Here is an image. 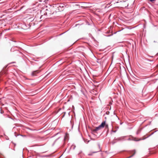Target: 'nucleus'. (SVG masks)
Wrapping results in <instances>:
<instances>
[{
    "label": "nucleus",
    "instance_id": "nucleus-1",
    "mask_svg": "<svg viewBox=\"0 0 158 158\" xmlns=\"http://www.w3.org/2000/svg\"><path fill=\"white\" fill-rule=\"evenodd\" d=\"M54 13V11H52L51 9L49 8L46 10L44 14V15L47 16H49L53 14Z\"/></svg>",
    "mask_w": 158,
    "mask_h": 158
},
{
    "label": "nucleus",
    "instance_id": "nucleus-2",
    "mask_svg": "<svg viewBox=\"0 0 158 158\" xmlns=\"http://www.w3.org/2000/svg\"><path fill=\"white\" fill-rule=\"evenodd\" d=\"M56 7L57 8V10H58V11H63L64 9V8L65 6L64 4H57L56 5Z\"/></svg>",
    "mask_w": 158,
    "mask_h": 158
},
{
    "label": "nucleus",
    "instance_id": "nucleus-3",
    "mask_svg": "<svg viewBox=\"0 0 158 158\" xmlns=\"http://www.w3.org/2000/svg\"><path fill=\"white\" fill-rule=\"evenodd\" d=\"M105 125V121L102 122V123L98 127H96L94 131H95L99 130L101 128H103Z\"/></svg>",
    "mask_w": 158,
    "mask_h": 158
},
{
    "label": "nucleus",
    "instance_id": "nucleus-4",
    "mask_svg": "<svg viewBox=\"0 0 158 158\" xmlns=\"http://www.w3.org/2000/svg\"><path fill=\"white\" fill-rule=\"evenodd\" d=\"M98 147H99L98 150L97 151L93 152L92 153H89L88 154L89 155L91 156V155H92L93 153H97V152H100V151H101V148H100V144H98Z\"/></svg>",
    "mask_w": 158,
    "mask_h": 158
},
{
    "label": "nucleus",
    "instance_id": "nucleus-5",
    "mask_svg": "<svg viewBox=\"0 0 158 158\" xmlns=\"http://www.w3.org/2000/svg\"><path fill=\"white\" fill-rule=\"evenodd\" d=\"M40 71L38 70H35L33 71L31 74V75L32 76H36V74L38 73Z\"/></svg>",
    "mask_w": 158,
    "mask_h": 158
},
{
    "label": "nucleus",
    "instance_id": "nucleus-6",
    "mask_svg": "<svg viewBox=\"0 0 158 158\" xmlns=\"http://www.w3.org/2000/svg\"><path fill=\"white\" fill-rule=\"evenodd\" d=\"M126 136H122L118 138V140L119 141H122L125 140L124 139V138L126 137Z\"/></svg>",
    "mask_w": 158,
    "mask_h": 158
},
{
    "label": "nucleus",
    "instance_id": "nucleus-7",
    "mask_svg": "<svg viewBox=\"0 0 158 158\" xmlns=\"http://www.w3.org/2000/svg\"><path fill=\"white\" fill-rule=\"evenodd\" d=\"M104 127H105V129L107 130V131H109V126L108 124L105 123V125Z\"/></svg>",
    "mask_w": 158,
    "mask_h": 158
},
{
    "label": "nucleus",
    "instance_id": "nucleus-8",
    "mask_svg": "<svg viewBox=\"0 0 158 158\" xmlns=\"http://www.w3.org/2000/svg\"><path fill=\"white\" fill-rule=\"evenodd\" d=\"M140 131H141V130H140V129H139V130H138L137 131V132H136V134H137V135L138 134L140 133Z\"/></svg>",
    "mask_w": 158,
    "mask_h": 158
},
{
    "label": "nucleus",
    "instance_id": "nucleus-9",
    "mask_svg": "<svg viewBox=\"0 0 158 158\" xmlns=\"http://www.w3.org/2000/svg\"><path fill=\"white\" fill-rule=\"evenodd\" d=\"M154 133V132H153V133H152L149 136L147 137H146L145 138H144L143 139H146V138H148L149 136H150L151 135H152L153 134V133Z\"/></svg>",
    "mask_w": 158,
    "mask_h": 158
},
{
    "label": "nucleus",
    "instance_id": "nucleus-10",
    "mask_svg": "<svg viewBox=\"0 0 158 158\" xmlns=\"http://www.w3.org/2000/svg\"><path fill=\"white\" fill-rule=\"evenodd\" d=\"M135 150H132V151H130V152H129V153H130V154H133L134 153V152H131V151H135Z\"/></svg>",
    "mask_w": 158,
    "mask_h": 158
},
{
    "label": "nucleus",
    "instance_id": "nucleus-11",
    "mask_svg": "<svg viewBox=\"0 0 158 158\" xmlns=\"http://www.w3.org/2000/svg\"><path fill=\"white\" fill-rule=\"evenodd\" d=\"M19 135H21V136H24V135H22L18 134V135H15V136H16V137H17V136H19Z\"/></svg>",
    "mask_w": 158,
    "mask_h": 158
},
{
    "label": "nucleus",
    "instance_id": "nucleus-12",
    "mask_svg": "<svg viewBox=\"0 0 158 158\" xmlns=\"http://www.w3.org/2000/svg\"><path fill=\"white\" fill-rule=\"evenodd\" d=\"M156 0H149V1L151 2H153V1H155Z\"/></svg>",
    "mask_w": 158,
    "mask_h": 158
},
{
    "label": "nucleus",
    "instance_id": "nucleus-13",
    "mask_svg": "<svg viewBox=\"0 0 158 158\" xmlns=\"http://www.w3.org/2000/svg\"><path fill=\"white\" fill-rule=\"evenodd\" d=\"M111 131L113 132H115L116 131V130H115V131L112 130Z\"/></svg>",
    "mask_w": 158,
    "mask_h": 158
},
{
    "label": "nucleus",
    "instance_id": "nucleus-14",
    "mask_svg": "<svg viewBox=\"0 0 158 158\" xmlns=\"http://www.w3.org/2000/svg\"><path fill=\"white\" fill-rule=\"evenodd\" d=\"M73 147V149H74L75 148V146H72V147Z\"/></svg>",
    "mask_w": 158,
    "mask_h": 158
},
{
    "label": "nucleus",
    "instance_id": "nucleus-15",
    "mask_svg": "<svg viewBox=\"0 0 158 158\" xmlns=\"http://www.w3.org/2000/svg\"><path fill=\"white\" fill-rule=\"evenodd\" d=\"M127 140H131V139L130 138H129L128 139H127Z\"/></svg>",
    "mask_w": 158,
    "mask_h": 158
},
{
    "label": "nucleus",
    "instance_id": "nucleus-16",
    "mask_svg": "<svg viewBox=\"0 0 158 158\" xmlns=\"http://www.w3.org/2000/svg\"><path fill=\"white\" fill-rule=\"evenodd\" d=\"M141 140V139H139L138 140H135V141H139V140Z\"/></svg>",
    "mask_w": 158,
    "mask_h": 158
},
{
    "label": "nucleus",
    "instance_id": "nucleus-17",
    "mask_svg": "<svg viewBox=\"0 0 158 158\" xmlns=\"http://www.w3.org/2000/svg\"><path fill=\"white\" fill-rule=\"evenodd\" d=\"M29 19H31V20H30L31 21H32V19H31V18H29Z\"/></svg>",
    "mask_w": 158,
    "mask_h": 158
},
{
    "label": "nucleus",
    "instance_id": "nucleus-18",
    "mask_svg": "<svg viewBox=\"0 0 158 158\" xmlns=\"http://www.w3.org/2000/svg\"><path fill=\"white\" fill-rule=\"evenodd\" d=\"M1 114H2V111H1Z\"/></svg>",
    "mask_w": 158,
    "mask_h": 158
},
{
    "label": "nucleus",
    "instance_id": "nucleus-19",
    "mask_svg": "<svg viewBox=\"0 0 158 158\" xmlns=\"http://www.w3.org/2000/svg\"><path fill=\"white\" fill-rule=\"evenodd\" d=\"M57 139H56V140H55V142Z\"/></svg>",
    "mask_w": 158,
    "mask_h": 158
},
{
    "label": "nucleus",
    "instance_id": "nucleus-20",
    "mask_svg": "<svg viewBox=\"0 0 158 158\" xmlns=\"http://www.w3.org/2000/svg\"><path fill=\"white\" fill-rule=\"evenodd\" d=\"M43 16V15H41V17H42Z\"/></svg>",
    "mask_w": 158,
    "mask_h": 158
},
{
    "label": "nucleus",
    "instance_id": "nucleus-21",
    "mask_svg": "<svg viewBox=\"0 0 158 158\" xmlns=\"http://www.w3.org/2000/svg\"><path fill=\"white\" fill-rule=\"evenodd\" d=\"M156 131H155L154 132H156Z\"/></svg>",
    "mask_w": 158,
    "mask_h": 158
},
{
    "label": "nucleus",
    "instance_id": "nucleus-22",
    "mask_svg": "<svg viewBox=\"0 0 158 158\" xmlns=\"http://www.w3.org/2000/svg\"><path fill=\"white\" fill-rule=\"evenodd\" d=\"M154 42H156V41H154Z\"/></svg>",
    "mask_w": 158,
    "mask_h": 158
},
{
    "label": "nucleus",
    "instance_id": "nucleus-23",
    "mask_svg": "<svg viewBox=\"0 0 158 158\" xmlns=\"http://www.w3.org/2000/svg\"><path fill=\"white\" fill-rule=\"evenodd\" d=\"M22 158H24V157H22Z\"/></svg>",
    "mask_w": 158,
    "mask_h": 158
},
{
    "label": "nucleus",
    "instance_id": "nucleus-24",
    "mask_svg": "<svg viewBox=\"0 0 158 158\" xmlns=\"http://www.w3.org/2000/svg\"><path fill=\"white\" fill-rule=\"evenodd\" d=\"M22 158H24V157H22Z\"/></svg>",
    "mask_w": 158,
    "mask_h": 158
}]
</instances>
